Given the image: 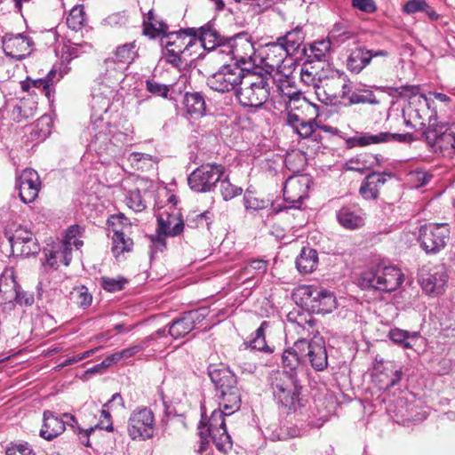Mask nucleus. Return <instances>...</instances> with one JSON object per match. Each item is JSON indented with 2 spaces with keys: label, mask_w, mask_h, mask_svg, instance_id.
Masks as SVG:
<instances>
[{
  "label": "nucleus",
  "mask_w": 455,
  "mask_h": 455,
  "mask_svg": "<svg viewBox=\"0 0 455 455\" xmlns=\"http://www.w3.org/2000/svg\"><path fill=\"white\" fill-rule=\"evenodd\" d=\"M308 361L315 371H323L328 365V356L322 338L308 340L302 338L294 342L291 347L285 349L282 355L283 372L297 375L301 363Z\"/></svg>",
  "instance_id": "nucleus-1"
},
{
  "label": "nucleus",
  "mask_w": 455,
  "mask_h": 455,
  "mask_svg": "<svg viewBox=\"0 0 455 455\" xmlns=\"http://www.w3.org/2000/svg\"><path fill=\"white\" fill-rule=\"evenodd\" d=\"M269 385L277 404L288 411H296L304 406V399L300 397L302 386L298 375L275 371L269 377Z\"/></svg>",
  "instance_id": "nucleus-2"
},
{
  "label": "nucleus",
  "mask_w": 455,
  "mask_h": 455,
  "mask_svg": "<svg viewBox=\"0 0 455 455\" xmlns=\"http://www.w3.org/2000/svg\"><path fill=\"white\" fill-rule=\"evenodd\" d=\"M404 275L401 269L393 266L378 265L363 271L359 278V286L364 290H376L392 292L403 283Z\"/></svg>",
  "instance_id": "nucleus-3"
},
{
  "label": "nucleus",
  "mask_w": 455,
  "mask_h": 455,
  "mask_svg": "<svg viewBox=\"0 0 455 455\" xmlns=\"http://www.w3.org/2000/svg\"><path fill=\"white\" fill-rule=\"evenodd\" d=\"M270 86L267 78L246 74L243 84L235 91L238 102L244 108H259L268 100Z\"/></svg>",
  "instance_id": "nucleus-4"
},
{
  "label": "nucleus",
  "mask_w": 455,
  "mask_h": 455,
  "mask_svg": "<svg viewBox=\"0 0 455 455\" xmlns=\"http://www.w3.org/2000/svg\"><path fill=\"white\" fill-rule=\"evenodd\" d=\"M260 54V62L267 73L272 74L275 72L287 78L291 76L294 62L292 59H287L290 54L282 46L281 43L276 41L267 44Z\"/></svg>",
  "instance_id": "nucleus-5"
},
{
  "label": "nucleus",
  "mask_w": 455,
  "mask_h": 455,
  "mask_svg": "<svg viewBox=\"0 0 455 455\" xmlns=\"http://www.w3.org/2000/svg\"><path fill=\"white\" fill-rule=\"evenodd\" d=\"M429 100L421 95L419 100V107L409 105L403 109L402 118L406 127L413 130H426L431 124H436L437 113L431 108Z\"/></svg>",
  "instance_id": "nucleus-6"
},
{
  "label": "nucleus",
  "mask_w": 455,
  "mask_h": 455,
  "mask_svg": "<svg viewBox=\"0 0 455 455\" xmlns=\"http://www.w3.org/2000/svg\"><path fill=\"white\" fill-rule=\"evenodd\" d=\"M225 167L218 164H202L194 170L188 178L189 188L197 193L212 191L216 184L224 177Z\"/></svg>",
  "instance_id": "nucleus-7"
},
{
  "label": "nucleus",
  "mask_w": 455,
  "mask_h": 455,
  "mask_svg": "<svg viewBox=\"0 0 455 455\" xmlns=\"http://www.w3.org/2000/svg\"><path fill=\"white\" fill-rule=\"evenodd\" d=\"M245 70L237 63L223 65L207 79L209 87L219 92L238 90L245 76Z\"/></svg>",
  "instance_id": "nucleus-8"
},
{
  "label": "nucleus",
  "mask_w": 455,
  "mask_h": 455,
  "mask_svg": "<svg viewBox=\"0 0 455 455\" xmlns=\"http://www.w3.org/2000/svg\"><path fill=\"white\" fill-rule=\"evenodd\" d=\"M450 233V227L446 223L425 224L419 231L420 247L427 254H435L446 246Z\"/></svg>",
  "instance_id": "nucleus-9"
},
{
  "label": "nucleus",
  "mask_w": 455,
  "mask_h": 455,
  "mask_svg": "<svg viewBox=\"0 0 455 455\" xmlns=\"http://www.w3.org/2000/svg\"><path fill=\"white\" fill-rule=\"evenodd\" d=\"M137 56L136 44L126 43L119 45L113 52V56L104 60L105 76L109 79H120L124 70L133 62Z\"/></svg>",
  "instance_id": "nucleus-10"
},
{
  "label": "nucleus",
  "mask_w": 455,
  "mask_h": 455,
  "mask_svg": "<svg viewBox=\"0 0 455 455\" xmlns=\"http://www.w3.org/2000/svg\"><path fill=\"white\" fill-rule=\"evenodd\" d=\"M403 376V367L395 361L376 357L372 368V381L379 390L396 386Z\"/></svg>",
  "instance_id": "nucleus-11"
},
{
  "label": "nucleus",
  "mask_w": 455,
  "mask_h": 455,
  "mask_svg": "<svg viewBox=\"0 0 455 455\" xmlns=\"http://www.w3.org/2000/svg\"><path fill=\"white\" fill-rule=\"evenodd\" d=\"M305 299V304L310 307L313 313L327 314L336 307V299L333 293L325 289L314 286H303L299 288Z\"/></svg>",
  "instance_id": "nucleus-12"
},
{
  "label": "nucleus",
  "mask_w": 455,
  "mask_h": 455,
  "mask_svg": "<svg viewBox=\"0 0 455 455\" xmlns=\"http://www.w3.org/2000/svg\"><path fill=\"white\" fill-rule=\"evenodd\" d=\"M108 229L114 233L112 236V251L118 256L132 249L133 242L125 232L131 228L130 220L123 213L113 214L108 219Z\"/></svg>",
  "instance_id": "nucleus-13"
},
{
  "label": "nucleus",
  "mask_w": 455,
  "mask_h": 455,
  "mask_svg": "<svg viewBox=\"0 0 455 455\" xmlns=\"http://www.w3.org/2000/svg\"><path fill=\"white\" fill-rule=\"evenodd\" d=\"M423 135L427 144L435 152H440L443 155L452 154L455 152V141L449 125L445 124H431L423 131Z\"/></svg>",
  "instance_id": "nucleus-14"
},
{
  "label": "nucleus",
  "mask_w": 455,
  "mask_h": 455,
  "mask_svg": "<svg viewBox=\"0 0 455 455\" xmlns=\"http://www.w3.org/2000/svg\"><path fill=\"white\" fill-rule=\"evenodd\" d=\"M196 30L194 28L180 29L179 31H168L161 37V46L164 49H172L184 55H191L193 48L199 45L196 38Z\"/></svg>",
  "instance_id": "nucleus-15"
},
{
  "label": "nucleus",
  "mask_w": 455,
  "mask_h": 455,
  "mask_svg": "<svg viewBox=\"0 0 455 455\" xmlns=\"http://www.w3.org/2000/svg\"><path fill=\"white\" fill-rule=\"evenodd\" d=\"M155 419L148 408H140L132 412L128 420V434L132 439H149L154 435Z\"/></svg>",
  "instance_id": "nucleus-16"
},
{
  "label": "nucleus",
  "mask_w": 455,
  "mask_h": 455,
  "mask_svg": "<svg viewBox=\"0 0 455 455\" xmlns=\"http://www.w3.org/2000/svg\"><path fill=\"white\" fill-rule=\"evenodd\" d=\"M12 253L17 256L29 257L37 254L41 248L36 235L29 230L19 228L9 238Z\"/></svg>",
  "instance_id": "nucleus-17"
},
{
  "label": "nucleus",
  "mask_w": 455,
  "mask_h": 455,
  "mask_svg": "<svg viewBox=\"0 0 455 455\" xmlns=\"http://www.w3.org/2000/svg\"><path fill=\"white\" fill-rule=\"evenodd\" d=\"M16 188L19 190L20 200L24 204L34 202L41 189V180L38 173L27 168L16 179Z\"/></svg>",
  "instance_id": "nucleus-18"
},
{
  "label": "nucleus",
  "mask_w": 455,
  "mask_h": 455,
  "mask_svg": "<svg viewBox=\"0 0 455 455\" xmlns=\"http://www.w3.org/2000/svg\"><path fill=\"white\" fill-rule=\"evenodd\" d=\"M324 93L335 100H347L351 92V82L348 76L339 70H333L329 77L320 80Z\"/></svg>",
  "instance_id": "nucleus-19"
},
{
  "label": "nucleus",
  "mask_w": 455,
  "mask_h": 455,
  "mask_svg": "<svg viewBox=\"0 0 455 455\" xmlns=\"http://www.w3.org/2000/svg\"><path fill=\"white\" fill-rule=\"evenodd\" d=\"M33 41L23 34H5L3 37V50L6 56L22 60L31 52Z\"/></svg>",
  "instance_id": "nucleus-20"
},
{
  "label": "nucleus",
  "mask_w": 455,
  "mask_h": 455,
  "mask_svg": "<svg viewBox=\"0 0 455 455\" xmlns=\"http://www.w3.org/2000/svg\"><path fill=\"white\" fill-rule=\"evenodd\" d=\"M448 276L443 267H435L429 273L421 274L419 283L422 290L429 295L437 296L444 291Z\"/></svg>",
  "instance_id": "nucleus-21"
},
{
  "label": "nucleus",
  "mask_w": 455,
  "mask_h": 455,
  "mask_svg": "<svg viewBox=\"0 0 455 455\" xmlns=\"http://www.w3.org/2000/svg\"><path fill=\"white\" fill-rule=\"evenodd\" d=\"M207 371L216 393L237 385L235 375L224 364H210Z\"/></svg>",
  "instance_id": "nucleus-22"
},
{
  "label": "nucleus",
  "mask_w": 455,
  "mask_h": 455,
  "mask_svg": "<svg viewBox=\"0 0 455 455\" xmlns=\"http://www.w3.org/2000/svg\"><path fill=\"white\" fill-rule=\"evenodd\" d=\"M196 30V38L199 44V45H196V48L203 47L205 50L212 51L225 45L226 39L220 35L212 24L207 23Z\"/></svg>",
  "instance_id": "nucleus-23"
},
{
  "label": "nucleus",
  "mask_w": 455,
  "mask_h": 455,
  "mask_svg": "<svg viewBox=\"0 0 455 455\" xmlns=\"http://www.w3.org/2000/svg\"><path fill=\"white\" fill-rule=\"evenodd\" d=\"M364 212L355 206H344L336 212L338 222L346 229H357L364 226Z\"/></svg>",
  "instance_id": "nucleus-24"
},
{
  "label": "nucleus",
  "mask_w": 455,
  "mask_h": 455,
  "mask_svg": "<svg viewBox=\"0 0 455 455\" xmlns=\"http://www.w3.org/2000/svg\"><path fill=\"white\" fill-rule=\"evenodd\" d=\"M66 422L51 411H44L43 414V426L39 435L52 441L65 431Z\"/></svg>",
  "instance_id": "nucleus-25"
},
{
  "label": "nucleus",
  "mask_w": 455,
  "mask_h": 455,
  "mask_svg": "<svg viewBox=\"0 0 455 455\" xmlns=\"http://www.w3.org/2000/svg\"><path fill=\"white\" fill-rule=\"evenodd\" d=\"M20 288L12 267L5 268L0 275V304L12 302Z\"/></svg>",
  "instance_id": "nucleus-26"
},
{
  "label": "nucleus",
  "mask_w": 455,
  "mask_h": 455,
  "mask_svg": "<svg viewBox=\"0 0 455 455\" xmlns=\"http://www.w3.org/2000/svg\"><path fill=\"white\" fill-rule=\"evenodd\" d=\"M227 41L228 46L230 48L229 52L235 59L243 63L254 52L253 44L246 35L238 34L235 37L227 39Z\"/></svg>",
  "instance_id": "nucleus-27"
},
{
  "label": "nucleus",
  "mask_w": 455,
  "mask_h": 455,
  "mask_svg": "<svg viewBox=\"0 0 455 455\" xmlns=\"http://www.w3.org/2000/svg\"><path fill=\"white\" fill-rule=\"evenodd\" d=\"M184 229L183 220L167 212L157 216V233L166 236H177Z\"/></svg>",
  "instance_id": "nucleus-28"
},
{
  "label": "nucleus",
  "mask_w": 455,
  "mask_h": 455,
  "mask_svg": "<svg viewBox=\"0 0 455 455\" xmlns=\"http://www.w3.org/2000/svg\"><path fill=\"white\" fill-rule=\"evenodd\" d=\"M63 71L52 68L45 77L32 79L33 88L40 90L49 101H52L55 94L54 86L63 77Z\"/></svg>",
  "instance_id": "nucleus-29"
},
{
  "label": "nucleus",
  "mask_w": 455,
  "mask_h": 455,
  "mask_svg": "<svg viewBox=\"0 0 455 455\" xmlns=\"http://www.w3.org/2000/svg\"><path fill=\"white\" fill-rule=\"evenodd\" d=\"M219 399V406L228 414H233L241 407V392L239 387L234 386L227 390L216 393Z\"/></svg>",
  "instance_id": "nucleus-30"
},
{
  "label": "nucleus",
  "mask_w": 455,
  "mask_h": 455,
  "mask_svg": "<svg viewBox=\"0 0 455 455\" xmlns=\"http://www.w3.org/2000/svg\"><path fill=\"white\" fill-rule=\"evenodd\" d=\"M169 31V26L155 13L154 10L148 11L143 20V34L150 38L161 39Z\"/></svg>",
  "instance_id": "nucleus-31"
},
{
  "label": "nucleus",
  "mask_w": 455,
  "mask_h": 455,
  "mask_svg": "<svg viewBox=\"0 0 455 455\" xmlns=\"http://www.w3.org/2000/svg\"><path fill=\"white\" fill-rule=\"evenodd\" d=\"M305 37L306 32L304 31V27L299 25L286 32L284 36L278 37L276 41L282 44V46L290 55H292L303 44Z\"/></svg>",
  "instance_id": "nucleus-32"
},
{
  "label": "nucleus",
  "mask_w": 455,
  "mask_h": 455,
  "mask_svg": "<svg viewBox=\"0 0 455 455\" xmlns=\"http://www.w3.org/2000/svg\"><path fill=\"white\" fill-rule=\"evenodd\" d=\"M371 62V55L365 47L359 46L351 51L347 59V69L355 74H359Z\"/></svg>",
  "instance_id": "nucleus-33"
},
{
  "label": "nucleus",
  "mask_w": 455,
  "mask_h": 455,
  "mask_svg": "<svg viewBox=\"0 0 455 455\" xmlns=\"http://www.w3.org/2000/svg\"><path fill=\"white\" fill-rule=\"evenodd\" d=\"M317 251L309 247H303L299 255L296 259V267L299 273H312L317 267Z\"/></svg>",
  "instance_id": "nucleus-34"
},
{
  "label": "nucleus",
  "mask_w": 455,
  "mask_h": 455,
  "mask_svg": "<svg viewBox=\"0 0 455 455\" xmlns=\"http://www.w3.org/2000/svg\"><path fill=\"white\" fill-rule=\"evenodd\" d=\"M183 105L187 113L192 116H203L205 114L206 103L201 92H186Z\"/></svg>",
  "instance_id": "nucleus-35"
},
{
  "label": "nucleus",
  "mask_w": 455,
  "mask_h": 455,
  "mask_svg": "<svg viewBox=\"0 0 455 455\" xmlns=\"http://www.w3.org/2000/svg\"><path fill=\"white\" fill-rule=\"evenodd\" d=\"M188 317L186 313H184L180 317L173 320L168 326V333L173 339H179L184 337L188 334L191 331H193L194 325H192L190 321H188Z\"/></svg>",
  "instance_id": "nucleus-36"
},
{
  "label": "nucleus",
  "mask_w": 455,
  "mask_h": 455,
  "mask_svg": "<svg viewBox=\"0 0 455 455\" xmlns=\"http://www.w3.org/2000/svg\"><path fill=\"white\" fill-rule=\"evenodd\" d=\"M391 132H384L378 134L365 133L362 136L353 137L348 142L351 146L364 147L371 144H379L390 141Z\"/></svg>",
  "instance_id": "nucleus-37"
},
{
  "label": "nucleus",
  "mask_w": 455,
  "mask_h": 455,
  "mask_svg": "<svg viewBox=\"0 0 455 455\" xmlns=\"http://www.w3.org/2000/svg\"><path fill=\"white\" fill-rule=\"evenodd\" d=\"M349 104H370L379 105V100L376 98L374 92L367 88H356L354 92H349L347 98Z\"/></svg>",
  "instance_id": "nucleus-38"
},
{
  "label": "nucleus",
  "mask_w": 455,
  "mask_h": 455,
  "mask_svg": "<svg viewBox=\"0 0 455 455\" xmlns=\"http://www.w3.org/2000/svg\"><path fill=\"white\" fill-rule=\"evenodd\" d=\"M126 139H127V135L121 132L115 133L114 135H112L111 138H108L106 133L100 132L98 133H95V135L92 140V143L95 147L97 146V144H99V148H100L101 144H105L106 141L108 140L109 142L110 146L107 145L106 150L108 155L112 156V155L116 154V150L113 147H116L117 142H123V140H126Z\"/></svg>",
  "instance_id": "nucleus-39"
},
{
  "label": "nucleus",
  "mask_w": 455,
  "mask_h": 455,
  "mask_svg": "<svg viewBox=\"0 0 455 455\" xmlns=\"http://www.w3.org/2000/svg\"><path fill=\"white\" fill-rule=\"evenodd\" d=\"M230 414H228L224 410L219 409L214 410L208 420L207 423V429H206V435H216V433H219L224 429H226V421L225 417L229 416Z\"/></svg>",
  "instance_id": "nucleus-40"
},
{
  "label": "nucleus",
  "mask_w": 455,
  "mask_h": 455,
  "mask_svg": "<svg viewBox=\"0 0 455 455\" xmlns=\"http://www.w3.org/2000/svg\"><path fill=\"white\" fill-rule=\"evenodd\" d=\"M287 320L301 328L303 331H307L315 325V319L308 313L301 311H292L287 315Z\"/></svg>",
  "instance_id": "nucleus-41"
},
{
  "label": "nucleus",
  "mask_w": 455,
  "mask_h": 455,
  "mask_svg": "<svg viewBox=\"0 0 455 455\" xmlns=\"http://www.w3.org/2000/svg\"><path fill=\"white\" fill-rule=\"evenodd\" d=\"M331 42L329 40L316 41L309 45L310 54L307 55L308 60L307 62H312L313 60H324L327 53L331 50Z\"/></svg>",
  "instance_id": "nucleus-42"
},
{
  "label": "nucleus",
  "mask_w": 455,
  "mask_h": 455,
  "mask_svg": "<svg viewBox=\"0 0 455 455\" xmlns=\"http://www.w3.org/2000/svg\"><path fill=\"white\" fill-rule=\"evenodd\" d=\"M388 337L393 342L400 345L402 347L411 348L413 346L411 340L418 338V333H410L407 331L394 328L389 331Z\"/></svg>",
  "instance_id": "nucleus-43"
},
{
  "label": "nucleus",
  "mask_w": 455,
  "mask_h": 455,
  "mask_svg": "<svg viewBox=\"0 0 455 455\" xmlns=\"http://www.w3.org/2000/svg\"><path fill=\"white\" fill-rule=\"evenodd\" d=\"M270 323L267 321H263L260 326L255 331L254 337L250 340V347L252 349L259 351L272 352L267 345L265 339V331L269 327Z\"/></svg>",
  "instance_id": "nucleus-44"
},
{
  "label": "nucleus",
  "mask_w": 455,
  "mask_h": 455,
  "mask_svg": "<svg viewBox=\"0 0 455 455\" xmlns=\"http://www.w3.org/2000/svg\"><path fill=\"white\" fill-rule=\"evenodd\" d=\"M36 110V104L35 101L21 100L14 107V109H12V116L13 117V115L17 113L18 116H14V119H16L18 122H20L22 119H28L33 117Z\"/></svg>",
  "instance_id": "nucleus-45"
},
{
  "label": "nucleus",
  "mask_w": 455,
  "mask_h": 455,
  "mask_svg": "<svg viewBox=\"0 0 455 455\" xmlns=\"http://www.w3.org/2000/svg\"><path fill=\"white\" fill-rule=\"evenodd\" d=\"M85 21V12L83 5L73 7L67 17V25L72 30L77 31L83 28Z\"/></svg>",
  "instance_id": "nucleus-46"
},
{
  "label": "nucleus",
  "mask_w": 455,
  "mask_h": 455,
  "mask_svg": "<svg viewBox=\"0 0 455 455\" xmlns=\"http://www.w3.org/2000/svg\"><path fill=\"white\" fill-rule=\"evenodd\" d=\"M219 182L220 183V191L225 201L231 200L234 197L240 196L243 192V188L232 184L229 181L228 177H222Z\"/></svg>",
  "instance_id": "nucleus-47"
},
{
  "label": "nucleus",
  "mask_w": 455,
  "mask_h": 455,
  "mask_svg": "<svg viewBox=\"0 0 455 455\" xmlns=\"http://www.w3.org/2000/svg\"><path fill=\"white\" fill-rule=\"evenodd\" d=\"M209 436L212 438L213 443L220 451L226 453L231 450L233 443L227 428L216 433V435H211Z\"/></svg>",
  "instance_id": "nucleus-48"
},
{
  "label": "nucleus",
  "mask_w": 455,
  "mask_h": 455,
  "mask_svg": "<svg viewBox=\"0 0 455 455\" xmlns=\"http://www.w3.org/2000/svg\"><path fill=\"white\" fill-rule=\"evenodd\" d=\"M59 262L63 263L65 266H68L72 259V249L68 248V245L59 243L52 248L48 249Z\"/></svg>",
  "instance_id": "nucleus-49"
},
{
  "label": "nucleus",
  "mask_w": 455,
  "mask_h": 455,
  "mask_svg": "<svg viewBox=\"0 0 455 455\" xmlns=\"http://www.w3.org/2000/svg\"><path fill=\"white\" fill-rule=\"evenodd\" d=\"M127 280L124 277L112 278L102 276L100 279L101 287L109 292L120 291L124 288Z\"/></svg>",
  "instance_id": "nucleus-50"
},
{
  "label": "nucleus",
  "mask_w": 455,
  "mask_h": 455,
  "mask_svg": "<svg viewBox=\"0 0 455 455\" xmlns=\"http://www.w3.org/2000/svg\"><path fill=\"white\" fill-rule=\"evenodd\" d=\"M52 124V121L51 116L48 115H43L36 120L34 132L38 138L44 139L50 135Z\"/></svg>",
  "instance_id": "nucleus-51"
},
{
  "label": "nucleus",
  "mask_w": 455,
  "mask_h": 455,
  "mask_svg": "<svg viewBox=\"0 0 455 455\" xmlns=\"http://www.w3.org/2000/svg\"><path fill=\"white\" fill-rule=\"evenodd\" d=\"M212 219V214L209 211H206L200 214H196L193 219L188 218V226L190 228L209 229Z\"/></svg>",
  "instance_id": "nucleus-52"
},
{
  "label": "nucleus",
  "mask_w": 455,
  "mask_h": 455,
  "mask_svg": "<svg viewBox=\"0 0 455 455\" xmlns=\"http://www.w3.org/2000/svg\"><path fill=\"white\" fill-rule=\"evenodd\" d=\"M74 294L76 304L82 308H87L92 305V296L88 289L82 285L74 289Z\"/></svg>",
  "instance_id": "nucleus-53"
},
{
  "label": "nucleus",
  "mask_w": 455,
  "mask_h": 455,
  "mask_svg": "<svg viewBox=\"0 0 455 455\" xmlns=\"http://www.w3.org/2000/svg\"><path fill=\"white\" fill-rule=\"evenodd\" d=\"M267 269V262L263 259H252L243 267V275L251 277L255 275H261Z\"/></svg>",
  "instance_id": "nucleus-54"
},
{
  "label": "nucleus",
  "mask_w": 455,
  "mask_h": 455,
  "mask_svg": "<svg viewBox=\"0 0 455 455\" xmlns=\"http://www.w3.org/2000/svg\"><path fill=\"white\" fill-rule=\"evenodd\" d=\"M81 45L76 44H65L61 48V61L69 63L80 54Z\"/></svg>",
  "instance_id": "nucleus-55"
},
{
  "label": "nucleus",
  "mask_w": 455,
  "mask_h": 455,
  "mask_svg": "<svg viewBox=\"0 0 455 455\" xmlns=\"http://www.w3.org/2000/svg\"><path fill=\"white\" fill-rule=\"evenodd\" d=\"M79 227L72 226L70 227L65 236V240L61 242L63 244L68 245V248L72 249V246H75L76 249H79L83 246V241L77 238L79 235Z\"/></svg>",
  "instance_id": "nucleus-56"
},
{
  "label": "nucleus",
  "mask_w": 455,
  "mask_h": 455,
  "mask_svg": "<svg viewBox=\"0 0 455 455\" xmlns=\"http://www.w3.org/2000/svg\"><path fill=\"white\" fill-rule=\"evenodd\" d=\"M317 128V124L315 119L304 120L299 123V126H296L295 132L302 139H309Z\"/></svg>",
  "instance_id": "nucleus-57"
},
{
  "label": "nucleus",
  "mask_w": 455,
  "mask_h": 455,
  "mask_svg": "<svg viewBox=\"0 0 455 455\" xmlns=\"http://www.w3.org/2000/svg\"><path fill=\"white\" fill-rule=\"evenodd\" d=\"M127 204L128 206L135 212H141L146 208V204L139 190L129 192V196H127Z\"/></svg>",
  "instance_id": "nucleus-58"
},
{
  "label": "nucleus",
  "mask_w": 455,
  "mask_h": 455,
  "mask_svg": "<svg viewBox=\"0 0 455 455\" xmlns=\"http://www.w3.org/2000/svg\"><path fill=\"white\" fill-rule=\"evenodd\" d=\"M146 89L153 95L161 96L163 98H167L169 92V87L167 85L151 79L146 81Z\"/></svg>",
  "instance_id": "nucleus-59"
},
{
  "label": "nucleus",
  "mask_w": 455,
  "mask_h": 455,
  "mask_svg": "<svg viewBox=\"0 0 455 455\" xmlns=\"http://www.w3.org/2000/svg\"><path fill=\"white\" fill-rule=\"evenodd\" d=\"M370 180L365 178L360 187L359 193L366 200L376 199L379 196V190L375 185L370 184Z\"/></svg>",
  "instance_id": "nucleus-60"
},
{
  "label": "nucleus",
  "mask_w": 455,
  "mask_h": 455,
  "mask_svg": "<svg viewBox=\"0 0 455 455\" xmlns=\"http://www.w3.org/2000/svg\"><path fill=\"white\" fill-rule=\"evenodd\" d=\"M185 313L188 317V321H190L195 328L196 324L201 323L208 316L209 309L208 307H200Z\"/></svg>",
  "instance_id": "nucleus-61"
},
{
  "label": "nucleus",
  "mask_w": 455,
  "mask_h": 455,
  "mask_svg": "<svg viewBox=\"0 0 455 455\" xmlns=\"http://www.w3.org/2000/svg\"><path fill=\"white\" fill-rule=\"evenodd\" d=\"M148 347V339H144L137 344L120 350L124 359L130 358Z\"/></svg>",
  "instance_id": "nucleus-62"
},
{
  "label": "nucleus",
  "mask_w": 455,
  "mask_h": 455,
  "mask_svg": "<svg viewBox=\"0 0 455 455\" xmlns=\"http://www.w3.org/2000/svg\"><path fill=\"white\" fill-rule=\"evenodd\" d=\"M6 455H35L28 443L12 444L6 450Z\"/></svg>",
  "instance_id": "nucleus-63"
},
{
  "label": "nucleus",
  "mask_w": 455,
  "mask_h": 455,
  "mask_svg": "<svg viewBox=\"0 0 455 455\" xmlns=\"http://www.w3.org/2000/svg\"><path fill=\"white\" fill-rule=\"evenodd\" d=\"M166 61L171 64L172 67L180 68L183 65L182 55L180 52H177L172 49H165V52L164 53Z\"/></svg>",
  "instance_id": "nucleus-64"
}]
</instances>
